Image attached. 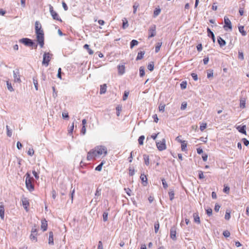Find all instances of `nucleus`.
<instances>
[{
    "instance_id": "obj_1",
    "label": "nucleus",
    "mask_w": 249,
    "mask_h": 249,
    "mask_svg": "<svg viewBox=\"0 0 249 249\" xmlns=\"http://www.w3.org/2000/svg\"><path fill=\"white\" fill-rule=\"evenodd\" d=\"M25 184L27 189L30 191H32L34 190V185L33 183L34 178L31 177L30 174L27 172L26 175Z\"/></svg>"
},
{
    "instance_id": "obj_2",
    "label": "nucleus",
    "mask_w": 249,
    "mask_h": 249,
    "mask_svg": "<svg viewBox=\"0 0 249 249\" xmlns=\"http://www.w3.org/2000/svg\"><path fill=\"white\" fill-rule=\"evenodd\" d=\"M53 54L49 53H44L43 56L42 65L47 67L49 65V62L50 61Z\"/></svg>"
},
{
    "instance_id": "obj_3",
    "label": "nucleus",
    "mask_w": 249,
    "mask_h": 249,
    "mask_svg": "<svg viewBox=\"0 0 249 249\" xmlns=\"http://www.w3.org/2000/svg\"><path fill=\"white\" fill-rule=\"evenodd\" d=\"M36 35L37 41L41 48H42L44 44V32H38L36 33Z\"/></svg>"
},
{
    "instance_id": "obj_4",
    "label": "nucleus",
    "mask_w": 249,
    "mask_h": 249,
    "mask_svg": "<svg viewBox=\"0 0 249 249\" xmlns=\"http://www.w3.org/2000/svg\"><path fill=\"white\" fill-rule=\"evenodd\" d=\"M49 11L53 19L62 22V19L58 14L53 10V8L51 5H49Z\"/></svg>"
},
{
    "instance_id": "obj_5",
    "label": "nucleus",
    "mask_w": 249,
    "mask_h": 249,
    "mask_svg": "<svg viewBox=\"0 0 249 249\" xmlns=\"http://www.w3.org/2000/svg\"><path fill=\"white\" fill-rule=\"evenodd\" d=\"M19 42L24 44L25 45L29 47H33L35 45V43L32 40L28 38H23L19 40Z\"/></svg>"
},
{
    "instance_id": "obj_6",
    "label": "nucleus",
    "mask_w": 249,
    "mask_h": 249,
    "mask_svg": "<svg viewBox=\"0 0 249 249\" xmlns=\"http://www.w3.org/2000/svg\"><path fill=\"white\" fill-rule=\"evenodd\" d=\"M97 155H98L96 149H92L88 153L87 159L88 161H90L97 156Z\"/></svg>"
},
{
    "instance_id": "obj_7",
    "label": "nucleus",
    "mask_w": 249,
    "mask_h": 249,
    "mask_svg": "<svg viewBox=\"0 0 249 249\" xmlns=\"http://www.w3.org/2000/svg\"><path fill=\"white\" fill-rule=\"evenodd\" d=\"M165 142V139H163L160 142H156V145L159 151H162L166 148Z\"/></svg>"
},
{
    "instance_id": "obj_8",
    "label": "nucleus",
    "mask_w": 249,
    "mask_h": 249,
    "mask_svg": "<svg viewBox=\"0 0 249 249\" xmlns=\"http://www.w3.org/2000/svg\"><path fill=\"white\" fill-rule=\"evenodd\" d=\"M156 26L152 25L151 26L148 30V38H151L155 36L156 35Z\"/></svg>"
},
{
    "instance_id": "obj_9",
    "label": "nucleus",
    "mask_w": 249,
    "mask_h": 249,
    "mask_svg": "<svg viewBox=\"0 0 249 249\" xmlns=\"http://www.w3.org/2000/svg\"><path fill=\"white\" fill-rule=\"evenodd\" d=\"M98 155L104 154L106 155L107 154V148L104 146H98L95 147Z\"/></svg>"
},
{
    "instance_id": "obj_10",
    "label": "nucleus",
    "mask_w": 249,
    "mask_h": 249,
    "mask_svg": "<svg viewBox=\"0 0 249 249\" xmlns=\"http://www.w3.org/2000/svg\"><path fill=\"white\" fill-rule=\"evenodd\" d=\"M37 229L36 228V227L35 226L34 228H32L31 231V233L30 236V239L33 241H37Z\"/></svg>"
},
{
    "instance_id": "obj_11",
    "label": "nucleus",
    "mask_w": 249,
    "mask_h": 249,
    "mask_svg": "<svg viewBox=\"0 0 249 249\" xmlns=\"http://www.w3.org/2000/svg\"><path fill=\"white\" fill-rule=\"evenodd\" d=\"M14 80L15 82L20 83L21 80L20 79V75L19 70L18 69L13 71Z\"/></svg>"
},
{
    "instance_id": "obj_12",
    "label": "nucleus",
    "mask_w": 249,
    "mask_h": 249,
    "mask_svg": "<svg viewBox=\"0 0 249 249\" xmlns=\"http://www.w3.org/2000/svg\"><path fill=\"white\" fill-rule=\"evenodd\" d=\"M21 201L23 207L25 209L26 212L28 211V207L29 205V200L27 198L22 196L21 198Z\"/></svg>"
},
{
    "instance_id": "obj_13",
    "label": "nucleus",
    "mask_w": 249,
    "mask_h": 249,
    "mask_svg": "<svg viewBox=\"0 0 249 249\" xmlns=\"http://www.w3.org/2000/svg\"><path fill=\"white\" fill-rule=\"evenodd\" d=\"M224 23H225V25L224 26V28L225 30H227L226 29V28H227V27H228V28H229L231 30L232 29L231 22L230 20L226 17H224Z\"/></svg>"
},
{
    "instance_id": "obj_14",
    "label": "nucleus",
    "mask_w": 249,
    "mask_h": 249,
    "mask_svg": "<svg viewBox=\"0 0 249 249\" xmlns=\"http://www.w3.org/2000/svg\"><path fill=\"white\" fill-rule=\"evenodd\" d=\"M176 228L175 227H171L170 229V237L173 240H176Z\"/></svg>"
},
{
    "instance_id": "obj_15",
    "label": "nucleus",
    "mask_w": 249,
    "mask_h": 249,
    "mask_svg": "<svg viewBox=\"0 0 249 249\" xmlns=\"http://www.w3.org/2000/svg\"><path fill=\"white\" fill-rule=\"evenodd\" d=\"M140 178L142 180V185L144 186H146L148 184L146 176L144 174H141Z\"/></svg>"
},
{
    "instance_id": "obj_16",
    "label": "nucleus",
    "mask_w": 249,
    "mask_h": 249,
    "mask_svg": "<svg viewBox=\"0 0 249 249\" xmlns=\"http://www.w3.org/2000/svg\"><path fill=\"white\" fill-rule=\"evenodd\" d=\"M43 30L41 29V25L38 21H36L35 23V32L36 33L38 32H42Z\"/></svg>"
},
{
    "instance_id": "obj_17",
    "label": "nucleus",
    "mask_w": 249,
    "mask_h": 249,
    "mask_svg": "<svg viewBox=\"0 0 249 249\" xmlns=\"http://www.w3.org/2000/svg\"><path fill=\"white\" fill-rule=\"evenodd\" d=\"M47 227H48L47 221L45 219H42L41 220V228L43 230V231L47 230Z\"/></svg>"
},
{
    "instance_id": "obj_18",
    "label": "nucleus",
    "mask_w": 249,
    "mask_h": 249,
    "mask_svg": "<svg viewBox=\"0 0 249 249\" xmlns=\"http://www.w3.org/2000/svg\"><path fill=\"white\" fill-rule=\"evenodd\" d=\"M236 128L239 132L246 135V126L245 125L238 126Z\"/></svg>"
},
{
    "instance_id": "obj_19",
    "label": "nucleus",
    "mask_w": 249,
    "mask_h": 249,
    "mask_svg": "<svg viewBox=\"0 0 249 249\" xmlns=\"http://www.w3.org/2000/svg\"><path fill=\"white\" fill-rule=\"evenodd\" d=\"M217 42L221 47H223L226 44V42L225 40H224L220 36H218L217 37Z\"/></svg>"
},
{
    "instance_id": "obj_20",
    "label": "nucleus",
    "mask_w": 249,
    "mask_h": 249,
    "mask_svg": "<svg viewBox=\"0 0 249 249\" xmlns=\"http://www.w3.org/2000/svg\"><path fill=\"white\" fill-rule=\"evenodd\" d=\"M49 244L53 245L54 244L53 242V231L49 232Z\"/></svg>"
},
{
    "instance_id": "obj_21",
    "label": "nucleus",
    "mask_w": 249,
    "mask_h": 249,
    "mask_svg": "<svg viewBox=\"0 0 249 249\" xmlns=\"http://www.w3.org/2000/svg\"><path fill=\"white\" fill-rule=\"evenodd\" d=\"M118 73L120 75L123 74L125 72V67L124 65H119L118 66Z\"/></svg>"
},
{
    "instance_id": "obj_22",
    "label": "nucleus",
    "mask_w": 249,
    "mask_h": 249,
    "mask_svg": "<svg viewBox=\"0 0 249 249\" xmlns=\"http://www.w3.org/2000/svg\"><path fill=\"white\" fill-rule=\"evenodd\" d=\"M107 86L106 84L101 85L100 86V93L101 94L105 93L107 91Z\"/></svg>"
},
{
    "instance_id": "obj_23",
    "label": "nucleus",
    "mask_w": 249,
    "mask_h": 249,
    "mask_svg": "<svg viewBox=\"0 0 249 249\" xmlns=\"http://www.w3.org/2000/svg\"><path fill=\"white\" fill-rule=\"evenodd\" d=\"M207 31L208 33V36L209 37H211L212 38L213 41L214 42L215 37L213 33L209 28H207Z\"/></svg>"
},
{
    "instance_id": "obj_24",
    "label": "nucleus",
    "mask_w": 249,
    "mask_h": 249,
    "mask_svg": "<svg viewBox=\"0 0 249 249\" xmlns=\"http://www.w3.org/2000/svg\"><path fill=\"white\" fill-rule=\"evenodd\" d=\"M193 216H194L195 222H196L197 224H200V218L198 215V213H194L193 214Z\"/></svg>"
},
{
    "instance_id": "obj_25",
    "label": "nucleus",
    "mask_w": 249,
    "mask_h": 249,
    "mask_svg": "<svg viewBox=\"0 0 249 249\" xmlns=\"http://www.w3.org/2000/svg\"><path fill=\"white\" fill-rule=\"evenodd\" d=\"M0 217L2 220L4 217V207L3 205H0Z\"/></svg>"
},
{
    "instance_id": "obj_26",
    "label": "nucleus",
    "mask_w": 249,
    "mask_h": 249,
    "mask_svg": "<svg viewBox=\"0 0 249 249\" xmlns=\"http://www.w3.org/2000/svg\"><path fill=\"white\" fill-rule=\"evenodd\" d=\"M246 99L245 98L241 97L240 99V107L242 108L245 107L246 106Z\"/></svg>"
},
{
    "instance_id": "obj_27",
    "label": "nucleus",
    "mask_w": 249,
    "mask_h": 249,
    "mask_svg": "<svg viewBox=\"0 0 249 249\" xmlns=\"http://www.w3.org/2000/svg\"><path fill=\"white\" fill-rule=\"evenodd\" d=\"M143 160L144 161V163L146 166H148L149 165V156L146 154H144L143 155Z\"/></svg>"
},
{
    "instance_id": "obj_28",
    "label": "nucleus",
    "mask_w": 249,
    "mask_h": 249,
    "mask_svg": "<svg viewBox=\"0 0 249 249\" xmlns=\"http://www.w3.org/2000/svg\"><path fill=\"white\" fill-rule=\"evenodd\" d=\"M238 29L239 32L242 34V36H245L247 35V32L244 30V26H238Z\"/></svg>"
},
{
    "instance_id": "obj_29",
    "label": "nucleus",
    "mask_w": 249,
    "mask_h": 249,
    "mask_svg": "<svg viewBox=\"0 0 249 249\" xmlns=\"http://www.w3.org/2000/svg\"><path fill=\"white\" fill-rule=\"evenodd\" d=\"M144 53L145 52L144 51H141L140 52H139L136 57V60H139L143 58Z\"/></svg>"
},
{
    "instance_id": "obj_30",
    "label": "nucleus",
    "mask_w": 249,
    "mask_h": 249,
    "mask_svg": "<svg viewBox=\"0 0 249 249\" xmlns=\"http://www.w3.org/2000/svg\"><path fill=\"white\" fill-rule=\"evenodd\" d=\"M168 194H169L170 200L171 201H172L174 198V195H175L174 190L172 189H170Z\"/></svg>"
},
{
    "instance_id": "obj_31",
    "label": "nucleus",
    "mask_w": 249,
    "mask_h": 249,
    "mask_svg": "<svg viewBox=\"0 0 249 249\" xmlns=\"http://www.w3.org/2000/svg\"><path fill=\"white\" fill-rule=\"evenodd\" d=\"M83 47L88 51L89 54H92L93 53V51L89 48V46L88 44L84 45Z\"/></svg>"
},
{
    "instance_id": "obj_32",
    "label": "nucleus",
    "mask_w": 249,
    "mask_h": 249,
    "mask_svg": "<svg viewBox=\"0 0 249 249\" xmlns=\"http://www.w3.org/2000/svg\"><path fill=\"white\" fill-rule=\"evenodd\" d=\"M231 218V212L230 210H227L225 215V219L227 220H229Z\"/></svg>"
},
{
    "instance_id": "obj_33",
    "label": "nucleus",
    "mask_w": 249,
    "mask_h": 249,
    "mask_svg": "<svg viewBox=\"0 0 249 249\" xmlns=\"http://www.w3.org/2000/svg\"><path fill=\"white\" fill-rule=\"evenodd\" d=\"M160 11H161V10L159 8H156L154 11V13H153V17L154 18H156V17H157L160 13Z\"/></svg>"
},
{
    "instance_id": "obj_34",
    "label": "nucleus",
    "mask_w": 249,
    "mask_h": 249,
    "mask_svg": "<svg viewBox=\"0 0 249 249\" xmlns=\"http://www.w3.org/2000/svg\"><path fill=\"white\" fill-rule=\"evenodd\" d=\"M104 164V161H102L96 168L95 170L100 171L102 170V166Z\"/></svg>"
},
{
    "instance_id": "obj_35",
    "label": "nucleus",
    "mask_w": 249,
    "mask_h": 249,
    "mask_svg": "<svg viewBox=\"0 0 249 249\" xmlns=\"http://www.w3.org/2000/svg\"><path fill=\"white\" fill-rule=\"evenodd\" d=\"M162 43L158 42L157 43L156 46L155 47V52L157 53L159 52L160 48L161 47Z\"/></svg>"
},
{
    "instance_id": "obj_36",
    "label": "nucleus",
    "mask_w": 249,
    "mask_h": 249,
    "mask_svg": "<svg viewBox=\"0 0 249 249\" xmlns=\"http://www.w3.org/2000/svg\"><path fill=\"white\" fill-rule=\"evenodd\" d=\"M145 74L144 68L143 67H141L140 68V76L143 77Z\"/></svg>"
},
{
    "instance_id": "obj_37",
    "label": "nucleus",
    "mask_w": 249,
    "mask_h": 249,
    "mask_svg": "<svg viewBox=\"0 0 249 249\" xmlns=\"http://www.w3.org/2000/svg\"><path fill=\"white\" fill-rule=\"evenodd\" d=\"M160 228V224L158 221L156 222L154 224V229L155 233H157Z\"/></svg>"
},
{
    "instance_id": "obj_38",
    "label": "nucleus",
    "mask_w": 249,
    "mask_h": 249,
    "mask_svg": "<svg viewBox=\"0 0 249 249\" xmlns=\"http://www.w3.org/2000/svg\"><path fill=\"white\" fill-rule=\"evenodd\" d=\"M154 64L153 62H151L150 63H149L147 66V69L150 71H152L154 70Z\"/></svg>"
},
{
    "instance_id": "obj_39",
    "label": "nucleus",
    "mask_w": 249,
    "mask_h": 249,
    "mask_svg": "<svg viewBox=\"0 0 249 249\" xmlns=\"http://www.w3.org/2000/svg\"><path fill=\"white\" fill-rule=\"evenodd\" d=\"M138 44V41L136 40L133 39L130 42V48H132L135 46L137 45Z\"/></svg>"
},
{
    "instance_id": "obj_40",
    "label": "nucleus",
    "mask_w": 249,
    "mask_h": 249,
    "mask_svg": "<svg viewBox=\"0 0 249 249\" xmlns=\"http://www.w3.org/2000/svg\"><path fill=\"white\" fill-rule=\"evenodd\" d=\"M144 136L143 135L141 136L138 139V142L139 144L143 145V140H144Z\"/></svg>"
},
{
    "instance_id": "obj_41",
    "label": "nucleus",
    "mask_w": 249,
    "mask_h": 249,
    "mask_svg": "<svg viewBox=\"0 0 249 249\" xmlns=\"http://www.w3.org/2000/svg\"><path fill=\"white\" fill-rule=\"evenodd\" d=\"M6 130H7V136L11 137L12 135V130L10 129L9 126L8 125H6Z\"/></svg>"
},
{
    "instance_id": "obj_42",
    "label": "nucleus",
    "mask_w": 249,
    "mask_h": 249,
    "mask_svg": "<svg viewBox=\"0 0 249 249\" xmlns=\"http://www.w3.org/2000/svg\"><path fill=\"white\" fill-rule=\"evenodd\" d=\"M33 83H34V85L35 86V89H36V90H38V82H37V80L36 79V77H33Z\"/></svg>"
},
{
    "instance_id": "obj_43",
    "label": "nucleus",
    "mask_w": 249,
    "mask_h": 249,
    "mask_svg": "<svg viewBox=\"0 0 249 249\" xmlns=\"http://www.w3.org/2000/svg\"><path fill=\"white\" fill-rule=\"evenodd\" d=\"M181 150L183 151H186L187 150L186 147H187V143L185 142V141H183V143H181Z\"/></svg>"
},
{
    "instance_id": "obj_44",
    "label": "nucleus",
    "mask_w": 249,
    "mask_h": 249,
    "mask_svg": "<svg viewBox=\"0 0 249 249\" xmlns=\"http://www.w3.org/2000/svg\"><path fill=\"white\" fill-rule=\"evenodd\" d=\"M103 221L106 222L108 220V213L107 212H104L103 213Z\"/></svg>"
},
{
    "instance_id": "obj_45",
    "label": "nucleus",
    "mask_w": 249,
    "mask_h": 249,
    "mask_svg": "<svg viewBox=\"0 0 249 249\" xmlns=\"http://www.w3.org/2000/svg\"><path fill=\"white\" fill-rule=\"evenodd\" d=\"M123 28L125 29L128 26V23L126 18H124V20H123Z\"/></svg>"
},
{
    "instance_id": "obj_46",
    "label": "nucleus",
    "mask_w": 249,
    "mask_h": 249,
    "mask_svg": "<svg viewBox=\"0 0 249 249\" xmlns=\"http://www.w3.org/2000/svg\"><path fill=\"white\" fill-rule=\"evenodd\" d=\"M6 85H7V89L9 91H14V89L13 88L11 83H9L8 82H7Z\"/></svg>"
},
{
    "instance_id": "obj_47",
    "label": "nucleus",
    "mask_w": 249,
    "mask_h": 249,
    "mask_svg": "<svg viewBox=\"0 0 249 249\" xmlns=\"http://www.w3.org/2000/svg\"><path fill=\"white\" fill-rule=\"evenodd\" d=\"M161 181H162V183L163 188L165 189H167L168 186V184H167L166 181H165V179L162 178Z\"/></svg>"
},
{
    "instance_id": "obj_48",
    "label": "nucleus",
    "mask_w": 249,
    "mask_h": 249,
    "mask_svg": "<svg viewBox=\"0 0 249 249\" xmlns=\"http://www.w3.org/2000/svg\"><path fill=\"white\" fill-rule=\"evenodd\" d=\"M213 76V71L211 70H209L207 72V78H210V77H212Z\"/></svg>"
},
{
    "instance_id": "obj_49",
    "label": "nucleus",
    "mask_w": 249,
    "mask_h": 249,
    "mask_svg": "<svg viewBox=\"0 0 249 249\" xmlns=\"http://www.w3.org/2000/svg\"><path fill=\"white\" fill-rule=\"evenodd\" d=\"M139 4L136 2H135L134 3V4L133 5V13L134 14H135L136 13L137 9L138 7H139Z\"/></svg>"
},
{
    "instance_id": "obj_50",
    "label": "nucleus",
    "mask_w": 249,
    "mask_h": 249,
    "mask_svg": "<svg viewBox=\"0 0 249 249\" xmlns=\"http://www.w3.org/2000/svg\"><path fill=\"white\" fill-rule=\"evenodd\" d=\"M73 128H74V123H73L72 124V125L71 126V127H70V129H69L68 130V133L70 135H72V131L73 130Z\"/></svg>"
},
{
    "instance_id": "obj_51",
    "label": "nucleus",
    "mask_w": 249,
    "mask_h": 249,
    "mask_svg": "<svg viewBox=\"0 0 249 249\" xmlns=\"http://www.w3.org/2000/svg\"><path fill=\"white\" fill-rule=\"evenodd\" d=\"M186 86H187V82L186 81H183L180 84V88L182 89H186Z\"/></svg>"
},
{
    "instance_id": "obj_52",
    "label": "nucleus",
    "mask_w": 249,
    "mask_h": 249,
    "mask_svg": "<svg viewBox=\"0 0 249 249\" xmlns=\"http://www.w3.org/2000/svg\"><path fill=\"white\" fill-rule=\"evenodd\" d=\"M101 189H100L99 187H98L96 189L95 196H101Z\"/></svg>"
},
{
    "instance_id": "obj_53",
    "label": "nucleus",
    "mask_w": 249,
    "mask_h": 249,
    "mask_svg": "<svg viewBox=\"0 0 249 249\" xmlns=\"http://www.w3.org/2000/svg\"><path fill=\"white\" fill-rule=\"evenodd\" d=\"M207 126V124L206 123H202L201 124L200 126V129L201 131H203Z\"/></svg>"
},
{
    "instance_id": "obj_54",
    "label": "nucleus",
    "mask_w": 249,
    "mask_h": 249,
    "mask_svg": "<svg viewBox=\"0 0 249 249\" xmlns=\"http://www.w3.org/2000/svg\"><path fill=\"white\" fill-rule=\"evenodd\" d=\"M128 94H129V92L128 91H124V94L123 97V100L124 101H125V100H126V99L128 97Z\"/></svg>"
},
{
    "instance_id": "obj_55",
    "label": "nucleus",
    "mask_w": 249,
    "mask_h": 249,
    "mask_svg": "<svg viewBox=\"0 0 249 249\" xmlns=\"http://www.w3.org/2000/svg\"><path fill=\"white\" fill-rule=\"evenodd\" d=\"M223 234L225 237H229L231 234L229 231L226 230L223 231Z\"/></svg>"
},
{
    "instance_id": "obj_56",
    "label": "nucleus",
    "mask_w": 249,
    "mask_h": 249,
    "mask_svg": "<svg viewBox=\"0 0 249 249\" xmlns=\"http://www.w3.org/2000/svg\"><path fill=\"white\" fill-rule=\"evenodd\" d=\"M187 107V103L185 102H184L182 103L181 106L180 107L181 110H185Z\"/></svg>"
},
{
    "instance_id": "obj_57",
    "label": "nucleus",
    "mask_w": 249,
    "mask_h": 249,
    "mask_svg": "<svg viewBox=\"0 0 249 249\" xmlns=\"http://www.w3.org/2000/svg\"><path fill=\"white\" fill-rule=\"evenodd\" d=\"M223 192L227 194H229L230 192V187L228 186H224Z\"/></svg>"
},
{
    "instance_id": "obj_58",
    "label": "nucleus",
    "mask_w": 249,
    "mask_h": 249,
    "mask_svg": "<svg viewBox=\"0 0 249 249\" xmlns=\"http://www.w3.org/2000/svg\"><path fill=\"white\" fill-rule=\"evenodd\" d=\"M242 141L246 146H248L249 144V141L246 138H243Z\"/></svg>"
},
{
    "instance_id": "obj_59",
    "label": "nucleus",
    "mask_w": 249,
    "mask_h": 249,
    "mask_svg": "<svg viewBox=\"0 0 249 249\" xmlns=\"http://www.w3.org/2000/svg\"><path fill=\"white\" fill-rule=\"evenodd\" d=\"M206 213L208 216H211L212 215V209L211 208L207 209L206 210Z\"/></svg>"
},
{
    "instance_id": "obj_60",
    "label": "nucleus",
    "mask_w": 249,
    "mask_h": 249,
    "mask_svg": "<svg viewBox=\"0 0 249 249\" xmlns=\"http://www.w3.org/2000/svg\"><path fill=\"white\" fill-rule=\"evenodd\" d=\"M28 154L31 156H32L34 154V150L33 148L29 149L27 152Z\"/></svg>"
},
{
    "instance_id": "obj_61",
    "label": "nucleus",
    "mask_w": 249,
    "mask_h": 249,
    "mask_svg": "<svg viewBox=\"0 0 249 249\" xmlns=\"http://www.w3.org/2000/svg\"><path fill=\"white\" fill-rule=\"evenodd\" d=\"M129 174L130 176H133L135 174V170L133 168H129Z\"/></svg>"
},
{
    "instance_id": "obj_62",
    "label": "nucleus",
    "mask_w": 249,
    "mask_h": 249,
    "mask_svg": "<svg viewBox=\"0 0 249 249\" xmlns=\"http://www.w3.org/2000/svg\"><path fill=\"white\" fill-rule=\"evenodd\" d=\"M191 76L195 81H197L198 80L197 75L196 73H192L191 74Z\"/></svg>"
},
{
    "instance_id": "obj_63",
    "label": "nucleus",
    "mask_w": 249,
    "mask_h": 249,
    "mask_svg": "<svg viewBox=\"0 0 249 249\" xmlns=\"http://www.w3.org/2000/svg\"><path fill=\"white\" fill-rule=\"evenodd\" d=\"M86 132V128L85 126H83L81 130V133L82 135H85Z\"/></svg>"
},
{
    "instance_id": "obj_64",
    "label": "nucleus",
    "mask_w": 249,
    "mask_h": 249,
    "mask_svg": "<svg viewBox=\"0 0 249 249\" xmlns=\"http://www.w3.org/2000/svg\"><path fill=\"white\" fill-rule=\"evenodd\" d=\"M198 176H199V178L200 179H202V178H204V176L203 175V173L202 171H199V173H198Z\"/></svg>"
}]
</instances>
